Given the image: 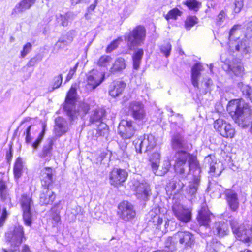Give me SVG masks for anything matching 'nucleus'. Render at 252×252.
<instances>
[{"label":"nucleus","instance_id":"b1692460","mask_svg":"<svg viewBox=\"0 0 252 252\" xmlns=\"http://www.w3.org/2000/svg\"><path fill=\"white\" fill-rule=\"evenodd\" d=\"M214 235L219 237H223L229 233L228 225L223 221H218L214 223L212 228Z\"/></svg>","mask_w":252,"mask_h":252},{"label":"nucleus","instance_id":"052dcab7","mask_svg":"<svg viewBox=\"0 0 252 252\" xmlns=\"http://www.w3.org/2000/svg\"><path fill=\"white\" fill-rule=\"evenodd\" d=\"M151 167L154 173L157 176H161L162 173H160L158 171V169L159 167V164L160 162L151 161Z\"/></svg>","mask_w":252,"mask_h":252},{"label":"nucleus","instance_id":"393cba45","mask_svg":"<svg viewBox=\"0 0 252 252\" xmlns=\"http://www.w3.org/2000/svg\"><path fill=\"white\" fill-rule=\"evenodd\" d=\"M126 83L122 81H114L110 85L109 94L113 97L119 96L123 93Z\"/></svg>","mask_w":252,"mask_h":252},{"label":"nucleus","instance_id":"79ce46f5","mask_svg":"<svg viewBox=\"0 0 252 252\" xmlns=\"http://www.w3.org/2000/svg\"><path fill=\"white\" fill-rule=\"evenodd\" d=\"M108 127L105 123H101L100 126L98 127L96 134L98 136H107L108 134Z\"/></svg>","mask_w":252,"mask_h":252},{"label":"nucleus","instance_id":"37998d69","mask_svg":"<svg viewBox=\"0 0 252 252\" xmlns=\"http://www.w3.org/2000/svg\"><path fill=\"white\" fill-rule=\"evenodd\" d=\"M178 177L179 178L178 181H176L174 183H173L172 185V189L176 190L177 192H179L182 190L183 188L186 184V182L185 181L186 179H182L178 176Z\"/></svg>","mask_w":252,"mask_h":252},{"label":"nucleus","instance_id":"680f3d73","mask_svg":"<svg viewBox=\"0 0 252 252\" xmlns=\"http://www.w3.org/2000/svg\"><path fill=\"white\" fill-rule=\"evenodd\" d=\"M79 63H77L73 67L71 68L66 77L65 82L69 81L73 77L78 67Z\"/></svg>","mask_w":252,"mask_h":252},{"label":"nucleus","instance_id":"473e14b6","mask_svg":"<svg viewBox=\"0 0 252 252\" xmlns=\"http://www.w3.org/2000/svg\"><path fill=\"white\" fill-rule=\"evenodd\" d=\"M90 108V105L88 103L85 102H79L78 106L77 111L75 110V106H74L73 109L75 111L76 114L73 117H70V119L73 120L75 118L77 114L81 116H84L88 112Z\"/></svg>","mask_w":252,"mask_h":252},{"label":"nucleus","instance_id":"49530a36","mask_svg":"<svg viewBox=\"0 0 252 252\" xmlns=\"http://www.w3.org/2000/svg\"><path fill=\"white\" fill-rule=\"evenodd\" d=\"M112 58L107 55H103L100 57L97 61V65L99 66H106L112 61Z\"/></svg>","mask_w":252,"mask_h":252},{"label":"nucleus","instance_id":"09e8293b","mask_svg":"<svg viewBox=\"0 0 252 252\" xmlns=\"http://www.w3.org/2000/svg\"><path fill=\"white\" fill-rule=\"evenodd\" d=\"M197 18L195 16H189L187 18L185 22V27L187 30H189L197 23Z\"/></svg>","mask_w":252,"mask_h":252},{"label":"nucleus","instance_id":"f3484780","mask_svg":"<svg viewBox=\"0 0 252 252\" xmlns=\"http://www.w3.org/2000/svg\"><path fill=\"white\" fill-rule=\"evenodd\" d=\"M105 78V74L94 72L87 77L86 88L88 91H94L100 85Z\"/></svg>","mask_w":252,"mask_h":252},{"label":"nucleus","instance_id":"39448f33","mask_svg":"<svg viewBox=\"0 0 252 252\" xmlns=\"http://www.w3.org/2000/svg\"><path fill=\"white\" fill-rule=\"evenodd\" d=\"M130 187L135 191L136 196L139 199L147 200L151 194L149 185L141 179L133 178Z\"/></svg>","mask_w":252,"mask_h":252},{"label":"nucleus","instance_id":"4c0bfd02","mask_svg":"<svg viewBox=\"0 0 252 252\" xmlns=\"http://www.w3.org/2000/svg\"><path fill=\"white\" fill-rule=\"evenodd\" d=\"M20 203L23 210L31 209L32 201L30 195L24 194L22 195Z\"/></svg>","mask_w":252,"mask_h":252},{"label":"nucleus","instance_id":"a18cd8bd","mask_svg":"<svg viewBox=\"0 0 252 252\" xmlns=\"http://www.w3.org/2000/svg\"><path fill=\"white\" fill-rule=\"evenodd\" d=\"M183 3L189 9H193L194 11H197L199 5L201 4V3L196 0H187Z\"/></svg>","mask_w":252,"mask_h":252},{"label":"nucleus","instance_id":"bb28decb","mask_svg":"<svg viewBox=\"0 0 252 252\" xmlns=\"http://www.w3.org/2000/svg\"><path fill=\"white\" fill-rule=\"evenodd\" d=\"M214 216L209 210L206 208H202L198 213L197 220L199 223L205 226H208Z\"/></svg>","mask_w":252,"mask_h":252},{"label":"nucleus","instance_id":"423d86ee","mask_svg":"<svg viewBox=\"0 0 252 252\" xmlns=\"http://www.w3.org/2000/svg\"><path fill=\"white\" fill-rule=\"evenodd\" d=\"M137 152L142 153L153 150L156 145L157 139L152 134L144 135L133 141Z\"/></svg>","mask_w":252,"mask_h":252},{"label":"nucleus","instance_id":"9b49d317","mask_svg":"<svg viewBox=\"0 0 252 252\" xmlns=\"http://www.w3.org/2000/svg\"><path fill=\"white\" fill-rule=\"evenodd\" d=\"M118 214L122 220L128 221L134 218L136 212L130 203L124 201L118 206Z\"/></svg>","mask_w":252,"mask_h":252},{"label":"nucleus","instance_id":"774afa93","mask_svg":"<svg viewBox=\"0 0 252 252\" xmlns=\"http://www.w3.org/2000/svg\"><path fill=\"white\" fill-rule=\"evenodd\" d=\"M160 154L159 152L154 153L150 157L151 161L160 162Z\"/></svg>","mask_w":252,"mask_h":252},{"label":"nucleus","instance_id":"2f4dec72","mask_svg":"<svg viewBox=\"0 0 252 252\" xmlns=\"http://www.w3.org/2000/svg\"><path fill=\"white\" fill-rule=\"evenodd\" d=\"M144 54L142 49H138L132 55L133 66L135 70H138L141 63V60Z\"/></svg>","mask_w":252,"mask_h":252},{"label":"nucleus","instance_id":"7c9ffc66","mask_svg":"<svg viewBox=\"0 0 252 252\" xmlns=\"http://www.w3.org/2000/svg\"><path fill=\"white\" fill-rule=\"evenodd\" d=\"M74 15L71 12H68L65 14H58L56 15L57 21L58 23L63 26H67L68 23L73 20Z\"/></svg>","mask_w":252,"mask_h":252},{"label":"nucleus","instance_id":"c756f323","mask_svg":"<svg viewBox=\"0 0 252 252\" xmlns=\"http://www.w3.org/2000/svg\"><path fill=\"white\" fill-rule=\"evenodd\" d=\"M36 0H23L18 3L13 9V13H21L29 9L34 4Z\"/></svg>","mask_w":252,"mask_h":252},{"label":"nucleus","instance_id":"864d4df0","mask_svg":"<svg viewBox=\"0 0 252 252\" xmlns=\"http://www.w3.org/2000/svg\"><path fill=\"white\" fill-rule=\"evenodd\" d=\"M122 41L121 38H118V39L114 40L113 41L110 45H109L106 49V53H110L114 50H115L118 46L120 41Z\"/></svg>","mask_w":252,"mask_h":252},{"label":"nucleus","instance_id":"0e129e2a","mask_svg":"<svg viewBox=\"0 0 252 252\" xmlns=\"http://www.w3.org/2000/svg\"><path fill=\"white\" fill-rule=\"evenodd\" d=\"M66 46L62 42V40L60 38L54 45L53 51L57 52L60 49L64 48Z\"/></svg>","mask_w":252,"mask_h":252},{"label":"nucleus","instance_id":"c85d7f7f","mask_svg":"<svg viewBox=\"0 0 252 252\" xmlns=\"http://www.w3.org/2000/svg\"><path fill=\"white\" fill-rule=\"evenodd\" d=\"M203 69V66L200 63H196L191 69V81L192 85L195 87H198V79L200 71Z\"/></svg>","mask_w":252,"mask_h":252},{"label":"nucleus","instance_id":"dca6fc26","mask_svg":"<svg viewBox=\"0 0 252 252\" xmlns=\"http://www.w3.org/2000/svg\"><path fill=\"white\" fill-rule=\"evenodd\" d=\"M163 220L157 214L155 215L149 221L148 224L154 229L155 233L157 234L162 235L167 231V228L169 226V220L165 222L162 226Z\"/></svg>","mask_w":252,"mask_h":252},{"label":"nucleus","instance_id":"e2e57ef3","mask_svg":"<svg viewBox=\"0 0 252 252\" xmlns=\"http://www.w3.org/2000/svg\"><path fill=\"white\" fill-rule=\"evenodd\" d=\"M8 216L7 210L6 208L2 209V214L0 217V227H2L4 224Z\"/></svg>","mask_w":252,"mask_h":252},{"label":"nucleus","instance_id":"6e6d98bb","mask_svg":"<svg viewBox=\"0 0 252 252\" xmlns=\"http://www.w3.org/2000/svg\"><path fill=\"white\" fill-rule=\"evenodd\" d=\"M227 15L224 10H221L218 14L216 19L217 24L221 25L227 18Z\"/></svg>","mask_w":252,"mask_h":252},{"label":"nucleus","instance_id":"13d9d810","mask_svg":"<svg viewBox=\"0 0 252 252\" xmlns=\"http://www.w3.org/2000/svg\"><path fill=\"white\" fill-rule=\"evenodd\" d=\"M51 217L52 220H53V225L55 226L56 225L60 220V217L59 216V213L57 211H55L54 208H52L51 209Z\"/></svg>","mask_w":252,"mask_h":252},{"label":"nucleus","instance_id":"6ab92c4d","mask_svg":"<svg viewBox=\"0 0 252 252\" xmlns=\"http://www.w3.org/2000/svg\"><path fill=\"white\" fill-rule=\"evenodd\" d=\"M226 200L230 209L233 212L237 211L239 202L237 193L233 190L226 189L224 192Z\"/></svg>","mask_w":252,"mask_h":252},{"label":"nucleus","instance_id":"6e6552de","mask_svg":"<svg viewBox=\"0 0 252 252\" xmlns=\"http://www.w3.org/2000/svg\"><path fill=\"white\" fill-rule=\"evenodd\" d=\"M136 129L134 123L130 120H122L118 126V133L121 137L128 139L133 137Z\"/></svg>","mask_w":252,"mask_h":252},{"label":"nucleus","instance_id":"f03ea898","mask_svg":"<svg viewBox=\"0 0 252 252\" xmlns=\"http://www.w3.org/2000/svg\"><path fill=\"white\" fill-rule=\"evenodd\" d=\"M227 110L235 122L242 127L249 126L252 110L249 104L242 99H233L229 102Z\"/></svg>","mask_w":252,"mask_h":252},{"label":"nucleus","instance_id":"7ed1b4c3","mask_svg":"<svg viewBox=\"0 0 252 252\" xmlns=\"http://www.w3.org/2000/svg\"><path fill=\"white\" fill-rule=\"evenodd\" d=\"M146 37V30L144 27L138 26L129 33L125 35V40L130 49L143 43Z\"/></svg>","mask_w":252,"mask_h":252},{"label":"nucleus","instance_id":"4468645a","mask_svg":"<svg viewBox=\"0 0 252 252\" xmlns=\"http://www.w3.org/2000/svg\"><path fill=\"white\" fill-rule=\"evenodd\" d=\"M128 174L125 169L114 168L109 174L110 184L117 187L121 185L127 179Z\"/></svg>","mask_w":252,"mask_h":252},{"label":"nucleus","instance_id":"c9c22d12","mask_svg":"<svg viewBox=\"0 0 252 252\" xmlns=\"http://www.w3.org/2000/svg\"><path fill=\"white\" fill-rule=\"evenodd\" d=\"M126 68L125 60L122 58H119L115 61L113 66L111 68V71L113 73L120 71Z\"/></svg>","mask_w":252,"mask_h":252},{"label":"nucleus","instance_id":"5fc2aeb1","mask_svg":"<svg viewBox=\"0 0 252 252\" xmlns=\"http://www.w3.org/2000/svg\"><path fill=\"white\" fill-rule=\"evenodd\" d=\"M171 50V45L169 43H165L160 47L161 52L164 54L166 57L170 55Z\"/></svg>","mask_w":252,"mask_h":252},{"label":"nucleus","instance_id":"9d476101","mask_svg":"<svg viewBox=\"0 0 252 252\" xmlns=\"http://www.w3.org/2000/svg\"><path fill=\"white\" fill-rule=\"evenodd\" d=\"M128 111L130 116L136 121H143L146 117L144 105L140 101H132L128 104Z\"/></svg>","mask_w":252,"mask_h":252},{"label":"nucleus","instance_id":"4be33fe9","mask_svg":"<svg viewBox=\"0 0 252 252\" xmlns=\"http://www.w3.org/2000/svg\"><path fill=\"white\" fill-rule=\"evenodd\" d=\"M68 130L66 121L62 117H58L55 119L54 133L56 136L61 137Z\"/></svg>","mask_w":252,"mask_h":252},{"label":"nucleus","instance_id":"1a4fd4ad","mask_svg":"<svg viewBox=\"0 0 252 252\" xmlns=\"http://www.w3.org/2000/svg\"><path fill=\"white\" fill-rule=\"evenodd\" d=\"M214 128L223 137L232 138L235 131L232 125L222 119H219L214 123Z\"/></svg>","mask_w":252,"mask_h":252},{"label":"nucleus","instance_id":"f704fd0d","mask_svg":"<svg viewBox=\"0 0 252 252\" xmlns=\"http://www.w3.org/2000/svg\"><path fill=\"white\" fill-rule=\"evenodd\" d=\"M0 193L2 201L6 203H9L10 198L8 194L7 186L5 183L2 180L0 181Z\"/></svg>","mask_w":252,"mask_h":252},{"label":"nucleus","instance_id":"de8ad7c7","mask_svg":"<svg viewBox=\"0 0 252 252\" xmlns=\"http://www.w3.org/2000/svg\"><path fill=\"white\" fill-rule=\"evenodd\" d=\"M23 211V220L25 224L28 226H31L32 224V214L31 209H24Z\"/></svg>","mask_w":252,"mask_h":252},{"label":"nucleus","instance_id":"3c124183","mask_svg":"<svg viewBox=\"0 0 252 252\" xmlns=\"http://www.w3.org/2000/svg\"><path fill=\"white\" fill-rule=\"evenodd\" d=\"M60 38L62 40V42H63L64 44L67 46L73 41V36L71 32H68L65 35H64Z\"/></svg>","mask_w":252,"mask_h":252},{"label":"nucleus","instance_id":"4d7b16f0","mask_svg":"<svg viewBox=\"0 0 252 252\" xmlns=\"http://www.w3.org/2000/svg\"><path fill=\"white\" fill-rule=\"evenodd\" d=\"M32 48L31 43L28 42L23 47L22 50L20 52L21 58H24L30 52Z\"/></svg>","mask_w":252,"mask_h":252},{"label":"nucleus","instance_id":"e433bc0d","mask_svg":"<svg viewBox=\"0 0 252 252\" xmlns=\"http://www.w3.org/2000/svg\"><path fill=\"white\" fill-rule=\"evenodd\" d=\"M23 167V166L22 159L20 158H17L13 169V172L15 178L18 179L21 176Z\"/></svg>","mask_w":252,"mask_h":252},{"label":"nucleus","instance_id":"412c9836","mask_svg":"<svg viewBox=\"0 0 252 252\" xmlns=\"http://www.w3.org/2000/svg\"><path fill=\"white\" fill-rule=\"evenodd\" d=\"M205 159L209 164V172L213 176H219L223 170L222 164L220 162H217L214 156L209 155Z\"/></svg>","mask_w":252,"mask_h":252},{"label":"nucleus","instance_id":"603ef678","mask_svg":"<svg viewBox=\"0 0 252 252\" xmlns=\"http://www.w3.org/2000/svg\"><path fill=\"white\" fill-rule=\"evenodd\" d=\"M62 81L63 75L62 74L55 76L53 79L52 91H53L55 89L59 88L62 83Z\"/></svg>","mask_w":252,"mask_h":252},{"label":"nucleus","instance_id":"bf43d9fd","mask_svg":"<svg viewBox=\"0 0 252 252\" xmlns=\"http://www.w3.org/2000/svg\"><path fill=\"white\" fill-rule=\"evenodd\" d=\"M241 25L239 24L234 25L230 29L229 32V39L230 40L233 36L235 35L238 30L240 29Z\"/></svg>","mask_w":252,"mask_h":252},{"label":"nucleus","instance_id":"aec40b11","mask_svg":"<svg viewBox=\"0 0 252 252\" xmlns=\"http://www.w3.org/2000/svg\"><path fill=\"white\" fill-rule=\"evenodd\" d=\"M224 70L229 74H234L236 76H240L243 74L244 68L240 62H232L230 63H224L222 65Z\"/></svg>","mask_w":252,"mask_h":252},{"label":"nucleus","instance_id":"8fccbe9b","mask_svg":"<svg viewBox=\"0 0 252 252\" xmlns=\"http://www.w3.org/2000/svg\"><path fill=\"white\" fill-rule=\"evenodd\" d=\"M182 12L177 8H173L170 10L166 15L165 18L167 20L169 19H176L177 17L180 16Z\"/></svg>","mask_w":252,"mask_h":252},{"label":"nucleus","instance_id":"5701e85b","mask_svg":"<svg viewBox=\"0 0 252 252\" xmlns=\"http://www.w3.org/2000/svg\"><path fill=\"white\" fill-rule=\"evenodd\" d=\"M43 187L40 194L39 202L42 205L51 204L55 200L56 195L53 191L49 189L48 187Z\"/></svg>","mask_w":252,"mask_h":252},{"label":"nucleus","instance_id":"a19ab883","mask_svg":"<svg viewBox=\"0 0 252 252\" xmlns=\"http://www.w3.org/2000/svg\"><path fill=\"white\" fill-rule=\"evenodd\" d=\"M174 236L169 237L167 238L165 242V249L164 250L166 251H170V252H174L176 250L175 243L173 242L172 240Z\"/></svg>","mask_w":252,"mask_h":252},{"label":"nucleus","instance_id":"f257e3e1","mask_svg":"<svg viewBox=\"0 0 252 252\" xmlns=\"http://www.w3.org/2000/svg\"><path fill=\"white\" fill-rule=\"evenodd\" d=\"M174 168L177 176L186 179L189 172L194 170L192 181L189 182L186 192L190 199L195 197L200 182L201 170L196 156L183 150L176 152L174 155Z\"/></svg>","mask_w":252,"mask_h":252},{"label":"nucleus","instance_id":"f8f14e48","mask_svg":"<svg viewBox=\"0 0 252 252\" xmlns=\"http://www.w3.org/2000/svg\"><path fill=\"white\" fill-rule=\"evenodd\" d=\"M172 209L174 215L180 221L187 223L190 220L191 218L190 211L185 209L180 203L174 202Z\"/></svg>","mask_w":252,"mask_h":252},{"label":"nucleus","instance_id":"0eeeda50","mask_svg":"<svg viewBox=\"0 0 252 252\" xmlns=\"http://www.w3.org/2000/svg\"><path fill=\"white\" fill-rule=\"evenodd\" d=\"M23 228L22 226H16L13 231L6 234L7 240L11 243V246H14V249H11L10 252H15L17 251L19 245L22 242L24 238Z\"/></svg>","mask_w":252,"mask_h":252},{"label":"nucleus","instance_id":"338daca9","mask_svg":"<svg viewBox=\"0 0 252 252\" xmlns=\"http://www.w3.org/2000/svg\"><path fill=\"white\" fill-rule=\"evenodd\" d=\"M98 3V0H94V2L93 4H91L89 7L88 8L87 11L88 13L85 14V17L86 19H89V18L88 17V13L93 11L95 8L97 4Z\"/></svg>","mask_w":252,"mask_h":252},{"label":"nucleus","instance_id":"ddd939ff","mask_svg":"<svg viewBox=\"0 0 252 252\" xmlns=\"http://www.w3.org/2000/svg\"><path fill=\"white\" fill-rule=\"evenodd\" d=\"M174 238L178 240L185 249L191 248L195 243L194 235L189 231H178L174 235Z\"/></svg>","mask_w":252,"mask_h":252},{"label":"nucleus","instance_id":"58836bf2","mask_svg":"<svg viewBox=\"0 0 252 252\" xmlns=\"http://www.w3.org/2000/svg\"><path fill=\"white\" fill-rule=\"evenodd\" d=\"M53 145V140L52 139H50L47 145H44L43 147L42 151L40 155L41 158H45L46 157L50 156Z\"/></svg>","mask_w":252,"mask_h":252},{"label":"nucleus","instance_id":"72a5a7b5","mask_svg":"<svg viewBox=\"0 0 252 252\" xmlns=\"http://www.w3.org/2000/svg\"><path fill=\"white\" fill-rule=\"evenodd\" d=\"M237 87L241 90L243 94L252 102V89L251 87L241 82L238 83Z\"/></svg>","mask_w":252,"mask_h":252},{"label":"nucleus","instance_id":"a211bd4d","mask_svg":"<svg viewBox=\"0 0 252 252\" xmlns=\"http://www.w3.org/2000/svg\"><path fill=\"white\" fill-rule=\"evenodd\" d=\"M189 145L191 149V144H189L188 141L180 134H175L172 138L171 146L174 150L184 149L188 150L190 149Z\"/></svg>","mask_w":252,"mask_h":252},{"label":"nucleus","instance_id":"a878e982","mask_svg":"<svg viewBox=\"0 0 252 252\" xmlns=\"http://www.w3.org/2000/svg\"><path fill=\"white\" fill-rule=\"evenodd\" d=\"M53 170L45 167L41 170L40 179L42 187H48L53 183Z\"/></svg>","mask_w":252,"mask_h":252},{"label":"nucleus","instance_id":"69168bd1","mask_svg":"<svg viewBox=\"0 0 252 252\" xmlns=\"http://www.w3.org/2000/svg\"><path fill=\"white\" fill-rule=\"evenodd\" d=\"M32 126H29L26 129V131L24 132V134L26 135L25 141L27 143H30L32 140V138L31 136V128Z\"/></svg>","mask_w":252,"mask_h":252},{"label":"nucleus","instance_id":"cd10ccee","mask_svg":"<svg viewBox=\"0 0 252 252\" xmlns=\"http://www.w3.org/2000/svg\"><path fill=\"white\" fill-rule=\"evenodd\" d=\"M235 50L243 56L250 54L251 49L250 46L249 39L245 37V38L238 40L235 46Z\"/></svg>","mask_w":252,"mask_h":252},{"label":"nucleus","instance_id":"2eb2a0df","mask_svg":"<svg viewBox=\"0 0 252 252\" xmlns=\"http://www.w3.org/2000/svg\"><path fill=\"white\" fill-rule=\"evenodd\" d=\"M76 97V89L71 87L66 95L64 105V110L69 117H73L76 112L73 109L74 107Z\"/></svg>","mask_w":252,"mask_h":252},{"label":"nucleus","instance_id":"c03bdc74","mask_svg":"<svg viewBox=\"0 0 252 252\" xmlns=\"http://www.w3.org/2000/svg\"><path fill=\"white\" fill-rule=\"evenodd\" d=\"M245 27H246L245 37L250 39L252 37V17L249 20L246 22Z\"/></svg>","mask_w":252,"mask_h":252},{"label":"nucleus","instance_id":"ea45409f","mask_svg":"<svg viewBox=\"0 0 252 252\" xmlns=\"http://www.w3.org/2000/svg\"><path fill=\"white\" fill-rule=\"evenodd\" d=\"M104 115V111L102 109L96 110L94 111L93 114L91 116L90 122L94 123L99 122Z\"/></svg>","mask_w":252,"mask_h":252},{"label":"nucleus","instance_id":"20e7f679","mask_svg":"<svg viewBox=\"0 0 252 252\" xmlns=\"http://www.w3.org/2000/svg\"><path fill=\"white\" fill-rule=\"evenodd\" d=\"M229 222L232 231L238 240L247 243L252 239V228L251 226L239 224L235 220H232Z\"/></svg>","mask_w":252,"mask_h":252}]
</instances>
